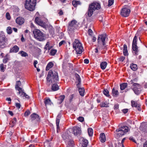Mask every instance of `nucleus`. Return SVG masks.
I'll use <instances>...</instances> for the list:
<instances>
[{"label":"nucleus","instance_id":"nucleus-10","mask_svg":"<svg viewBox=\"0 0 147 147\" xmlns=\"http://www.w3.org/2000/svg\"><path fill=\"white\" fill-rule=\"evenodd\" d=\"M70 132L67 131L64 133L62 136L63 139L66 143H67V141H69L71 138L70 135Z\"/></svg>","mask_w":147,"mask_h":147},{"label":"nucleus","instance_id":"nucleus-44","mask_svg":"<svg viewBox=\"0 0 147 147\" xmlns=\"http://www.w3.org/2000/svg\"><path fill=\"white\" fill-rule=\"evenodd\" d=\"M116 131L117 132H118L117 134L119 135V136H123V135H124L125 134L124 132L122 131H121V130L119 131V129H117Z\"/></svg>","mask_w":147,"mask_h":147},{"label":"nucleus","instance_id":"nucleus-43","mask_svg":"<svg viewBox=\"0 0 147 147\" xmlns=\"http://www.w3.org/2000/svg\"><path fill=\"white\" fill-rule=\"evenodd\" d=\"M9 60V55H6L3 60V62L4 63H6Z\"/></svg>","mask_w":147,"mask_h":147},{"label":"nucleus","instance_id":"nucleus-37","mask_svg":"<svg viewBox=\"0 0 147 147\" xmlns=\"http://www.w3.org/2000/svg\"><path fill=\"white\" fill-rule=\"evenodd\" d=\"M127 83H123L120 85V89L121 90H123L127 88Z\"/></svg>","mask_w":147,"mask_h":147},{"label":"nucleus","instance_id":"nucleus-29","mask_svg":"<svg viewBox=\"0 0 147 147\" xmlns=\"http://www.w3.org/2000/svg\"><path fill=\"white\" fill-rule=\"evenodd\" d=\"M54 65L53 63L51 62H49L47 65L46 70V71L49 70L51 68H52Z\"/></svg>","mask_w":147,"mask_h":147},{"label":"nucleus","instance_id":"nucleus-51","mask_svg":"<svg viewBox=\"0 0 147 147\" xmlns=\"http://www.w3.org/2000/svg\"><path fill=\"white\" fill-rule=\"evenodd\" d=\"M41 20L38 17H36L35 18V22L37 24Z\"/></svg>","mask_w":147,"mask_h":147},{"label":"nucleus","instance_id":"nucleus-59","mask_svg":"<svg viewBox=\"0 0 147 147\" xmlns=\"http://www.w3.org/2000/svg\"><path fill=\"white\" fill-rule=\"evenodd\" d=\"M119 108V105L118 104H115L114 106V109H117Z\"/></svg>","mask_w":147,"mask_h":147},{"label":"nucleus","instance_id":"nucleus-21","mask_svg":"<svg viewBox=\"0 0 147 147\" xmlns=\"http://www.w3.org/2000/svg\"><path fill=\"white\" fill-rule=\"evenodd\" d=\"M19 48L17 45H15L12 48H11L9 51L10 53H15L18 52L19 50Z\"/></svg>","mask_w":147,"mask_h":147},{"label":"nucleus","instance_id":"nucleus-11","mask_svg":"<svg viewBox=\"0 0 147 147\" xmlns=\"http://www.w3.org/2000/svg\"><path fill=\"white\" fill-rule=\"evenodd\" d=\"M78 24L79 23L76 20H73L69 24L68 28H73V29L74 28H77L78 27Z\"/></svg>","mask_w":147,"mask_h":147},{"label":"nucleus","instance_id":"nucleus-50","mask_svg":"<svg viewBox=\"0 0 147 147\" xmlns=\"http://www.w3.org/2000/svg\"><path fill=\"white\" fill-rule=\"evenodd\" d=\"M50 45V43L49 42H47L46 45H45L44 49L46 50H47L48 49V48L49 47V46Z\"/></svg>","mask_w":147,"mask_h":147},{"label":"nucleus","instance_id":"nucleus-53","mask_svg":"<svg viewBox=\"0 0 147 147\" xmlns=\"http://www.w3.org/2000/svg\"><path fill=\"white\" fill-rule=\"evenodd\" d=\"M30 112L29 110H27L24 113V115L25 116H27L30 115Z\"/></svg>","mask_w":147,"mask_h":147},{"label":"nucleus","instance_id":"nucleus-13","mask_svg":"<svg viewBox=\"0 0 147 147\" xmlns=\"http://www.w3.org/2000/svg\"><path fill=\"white\" fill-rule=\"evenodd\" d=\"M101 6L100 4L96 2H94L92 3V12L93 11L98 10L100 8Z\"/></svg>","mask_w":147,"mask_h":147},{"label":"nucleus","instance_id":"nucleus-49","mask_svg":"<svg viewBox=\"0 0 147 147\" xmlns=\"http://www.w3.org/2000/svg\"><path fill=\"white\" fill-rule=\"evenodd\" d=\"M114 1V0H109L108 6L109 7L112 5Z\"/></svg>","mask_w":147,"mask_h":147},{"label":"nucleus","instance_id":"nucleus-31","mask_svg":"<svg viewBox=\"0 0 147 147\" xmlns=\"http://www.w3.org/2000/svg\"><path fill=\"white\" fill-rule=\"evenodd\" d=\"M66 143L69 147H72L74 146V142L71 138L69 141H67Z\"/></svg>","mask_w":147,"mask_h":147},{"label":"nucleus","instance_id":"nucleus-40","mask_svg":"<svg viewBox=\"0 0 147 147\" xmlns=\"http://www.w3.org/2000/svg\"><path fill=\"white\" fill-rule=\"evenodd\" d=\"M130 67L131 69L134 71L136 70L138 68L137 65L134 64H131L130 65Z\"/></svg>","mask_w":147,"mask_h":147},{"label":"nucleus","instance_id":"nucleus-42","mask_svg":"<svg viewBox=\"0 0 147 147\" xmlns=\"http://www.w3.org/2000/svg\"><path fill=\"white\" fill-rule=\"evenodd\" d=\"M103 93L106 96L109 97L110 96V95L109 94V92L107 89H104L103 90Z\"/></svg>","mask_w":147,"mask_h":147},{"label":"nucleus","instance_id":"nucleus-8","mask_svg":"<svg viewBox=\"0 0 147 147\" xmlns=\"http://www.w3.org/2000/svg\"><path fill=\"white\" fill-rule=\"evenodd\" d=\"M8 43V39L5 35L3 34L0 35V48H3L5 46V45Z\"/></svg>","mask_w":147,"mask_h":147},{"label":"nucleus","instance_id":"nucleus-55","mask_svg":"<svg viewBox=\"0 0 147 147\" xmlns=\"http://www.w3.org/2000/svg\"><path fill=\"white\" fill-rule=\"evenodd\" d=\"M0 69L1 71H4L5 70V68L4 67V65L3 64H1L0 65Z\"/></svg>","mask_w":147,"mask_h":147},{"label":"nucleus","instance_id":"nucleus-38","mask_svg":"<svg viewBox=\"0 0 147 147\" xmlns=\"http://www.w3.org/2000/svg\"><path fill=\"white\" fill-rule=\"evenodd\" d=\"M100 106L101 107H108L109 106L108 104L106 102H101L100 105Z\"/></svg>","mask_w":147,"mask_h":147},{"label":"nucleus","instance_id":"nucleus-48","mask_svg":"<svg viewBox=\"0 0 147 147\" xmlns=\"http://www.w3.org/2000/svg\"><path fill=\"white\" fill-rule=\"evenodd\" d=\"M57 52V50L55 49H52L50 53V55H54L56 54Z\"/></svg>","mask_w":147,"mask_h":147},{"label":"nucleus","instance_id":"nucleus-4","mask_svg":"<svg viewBox=\"0 0 147 147\" xmlns=\"http://www.w3.org/2000/svg\"><path fill=\"white\" fill-rule=\"evenodd\" d=\"M36 2V0H26L25 3V7L30 11H33L35 9Z\"/></svg>","mask_w":147,"mask_h":147},{"label":"nucleus","instance_id":"nucleus-60","mask_svg":"<svg viewBox=\"0 0 147 147\" xmlns=\"http://www.w3.org/2000/svg\"><path fill=\"white\" fill-rule=\"evenodd\" d=\"M122 111L125 114L128 111V109H123L122 110Z\"/></svg>","mask_w":147,"mask_h":147},{"label":"nucleus","instance_id":"nucleus-18","mask_svg":"<svg viewBox=\"0 0 147 147\" xmlns=\"http://www.w3.org/2000/svg\"><path fill=\"white\" fill-rule=\"evenodd\" d=\"M16 23L19 25L23 24L24 22V19L21 17L17 18L16 20Z\"/></svg>","mask_w":147,"mask_h":147},{"label":"nucleus","instance_id":"nucleus-23","mask_svg":"<svg viewBox=\"0 0 147 147\" xmlns=\"http://www.w3.org/2000/svg\"><path fill=\"white\" fill-rule=\"evenodd\" d=\"M100 139L102 142H104L106 140V137L105 134L104 133H101L100 135Z\"/></svg>","mask_w":147,"mask_h":147},{"label":"nucleus","instance_id":"nucleus-32","mask_svg":"<svg viewBox=\"0 0 147 147\" xmlns=\"http://www.w3.org/2000/svg\"><path fill=\"white\" fill-rule=\"evenodd\" d=\"M123 53L124 55L125 56L128 55L127 46L125 44L123 45Z\"/></svg>","mask_w":147,"mask_h":147},{"label":"nucleus","instance_id":"nucleus-28","mask_svg":"<svg viewBox=\"0 0 147 147\" xmlns=\"http://www.w3.org/2000/svg\"><path fill=\"white\" fill-rule=\"evenodd\" d=\"M18 90L19 91L18 93L20 95V96L22 97H24V96L25 94V93L24 92V90L22 88H21Z\"/></svg>","mask_w":147,"mask_h":147},{"label":"nucleus","instance_id":"nucleus-9","mask_svg":"<svg viewBox=\"0 0 147 147\" xmlns=\"http://www.w3.org/2000/svg\"><path fill=\"white\" fill-rule=\"evenodd\" d=\"M130 12V9L127 7L125 5L121 9V15L122 16L127 17L129 16Z\"/></svg>","mask_w":147,"mask_h":147},{"label":"nucleus","instance_id":"nucleus-26","mask_svg":"<svg viewBox=\"0 0 147 147\" xmlns=\"http://www.w3.org/2000/svg\"><path fill=\"white\" fill-rule=\"evenodd\" d=\"M78 90L80 95L82 96H83L84 95V89L83 88H80V85H79Z\"/></svg>","mask_w":147,"mask_h":147},{"label":"nucleus","instance_id":"nucleus-7","mask_svg":"<svg viewBox=\"0 0 147 147\" xmlns=\"http://www.w3.org/2000/svg\"><path fill=\"white\" fill-rule=\"evenodd\" d=\"M137 34H136L134 36L132 42V49L133 51H134L135 55H138V53L139 51L138 50V47L137 46V42L138 41V38L137 36Z\"/></svg>","mask_w":147,"mask_h":147},{"label":"nucleus","instance_id":"nucleus-15","mask_svg":"<svg viewBox=\"0 0 147 147\" xmlns=\"http://www.w3.org/2000/svg\"><path fill=\"white\" fill-rule=\"evenodd\" d=\"M86 15L87 17H90L92 16V3L89 5L88 11L86 14Z\"/></svg>","mask_w":147,"mask_h":147},{"label":"nucleus","instance_id":"nucleus-57","mask_svg":"<svg viewBox=\"0 0 147 147\" xmlns=\"http://www.w3.org/2000/svg\"><path fill=\"white\" fill-rule=\"evenodd\" d=\"M16 107L18 108V109H19L21 106V105L20 103H16Z\"/></svg>","mask_w":147,"mask_h":147},{"label":"nucleus","instance_id":"nucleus-22","mask_svg":"<svg viewBox=\"0 0 147 147\" xmlns=\"http://www.w3.org/2000/svg\"><path fill=\"white\" fill-rule=\"evenodd\" d=\"M131 103L132 107L137 108L138 110L139 111L141 110L140 105L137 102L134 101H131Z\"/></svg>","mask_w":147,"mask_h":147},{"label":"nucleus","instance_id":"nucleus-39","mask_svg":"<svg viewBox=\"0 0 147 147\" xmlns=\"http://www.w3.org/2000/svg\"><path fill=\"white\" fill-rule=\"evenodd\" d=\"M107 63L106 62H102L100 64L101 68L102 69H104L106 67Z\"/></svg>","mask_w":147,"mask_h":147},{"label":"nucleus","instance_id":"nucleus-17","mask_svg":"<svg viewBox=\"0 0 147 147\" xmlns=\"http://www.w3.org/2000/svg\"><path fill=\"white\" fill-rule=\"evenodd\" d=\"M88 33L89 36L88 37L87 39L89 44H91L92 43V30L91 29H89Z\"/></svg>","mask_w":147,"mask_h":147},{"label":"nucleus","instance_id":"nucleus-2","mask_svg":"<svg viewBox=\"0 0 147 147\" xmlns=\"http://www.w3.org/2000/svg\"><path fill=\"white\" fill-rule=\"evenodd\" d=\"M73 47L77 54H81L84 51L82 44L77 39H75L73 42Z\"/></svg>","mask_w":147,"mask_h":147},{"label":"nucleus","instance_id":"nucleus-64","mask_svg":"<svg viewBox=\"0 0 147 147\" xmlns=\"http://www.w3.org/2000/svg\"><path fill=\"white\" fill-rule=\"evenodd\" d=\"M8 113L9 114V115H11V116H13V113L12 111H8Z\"/></svg>","mask_w":147,"mask_h":147},{"label":"nucleus","instance_id":"nucleus-12","mask_svg":"<svg viewBox=\"0 0 147 147\" xmlns=\"http://www.w3.org/2000/svg\"><path fill=\"white\" fill-rule=\"evenodd\" d=\"M73 132L75 135L79 136L81 132L80 128L78 127H74L73 128Z\"/></svg>","mask_w":147,"mask_h":147},{"label":"nucleus","instance_id":"nucleus-56","mask_svg":"<svg viewBox=\"0 0 147 147\" xmlns=\"http://www.w3.org/2000/svg\"><path fill=\"white\" fill-rule=\"evenodd\" d=\"M78 119L80 122H83L84 121V118L82 117H80L78 118Z\"/></svg>","mask_w":147,"mask_h":147},{"label":"nucleus","instance_id":"nucleus-14","mask_svg":"<svg viewBox=\"0 0 147 147\" xmlns=\"http://www.w3.org/2000/svg\"><path fill=\"white\" fill-rule=\"evenodd\" d=\"M80 143L82 147H86L88 144V140L84 138H81L80 140Z\"/></svg>","mask_w":147,"mask_h":147},{"label":"nucleus","instance_id":"nucleus-27","mask_svg":"<svg viewBox=\"0 0 147 147\" xmlns=\"http://www.w3.org/2000/svg\"><path fill=\"white\" fill-rule=\"evenodd\" d=\"M76 77V80L78 81V83L77 84V86L78 88L79 87V85L81 83V79L79 75L78 74H75Z\"/></svg>","mask_w":147,"mask_h":147},{"label":"nucleus","instance_id":"nucleus-25","mask_svg":"<svg viewBox=\"0 0 147 147\" xmlns=\"http://www.w3.org/2000/svg\"><path fill=\"white\" fill-rule=\"evenodd\" d=\"M59 89V86L56 83L53 84L51 87V89L53 91H56Z\"/></svg>","mask_w":147,"mask_h":147},{"label":"nucleus","instance_id":"nucleus-30","mask_svg":"<svg viewBox=\"0 0 147 147\" xmlns=\"http://www.w3.org/2000/svg\"><path fill=\"white\" fill-rule=\"evenodd\" d=\"M44 102L46 106L47 105H51L52 103L50 99L49 98L47 99H45Z\"/></svg>","mask_w":147,"mask_h":147},{"label":"nucleus","instance_id":"nucleus-47","mask_svg":"<svg viewBox=\"0 0 147 147\" xmlns=\"http://www.w3.org/2000/svg\"><path fill=\"white\" fill-rule=\"evenodd\" d=\"M6 30L7 33L9 34H11L12 32L11 28L10 27H8L7 28Z\"/></svg>","mask_w":147,"mask_h":147},{"label":"nucleus","instance_id":"nucleus-5","mask_svg":"<svg viewBox=\"0 0 147 147\" xmlns=\"http://www.w3.org/2000/svg\"><path fill=\"white\" fill-rule=\"evenodd\" d=\"M106 38V35L105 34H102L99 35L98 38V41L99 42H102V45L99 47V49L102 50V49L104 50L107 49V47L105 46V39Z\"/></svg>","mask_w":147,"mask_h":147},{"label":"nucleus","instance_id":"nucleus-58","mask_svg":"<svg viewBox=\"0 0 147 147\" xmlns=\"http://www.w3.org/2000/svg\"><path fill=\"white\" fill-rule=\"evenodd\" d=\"M125 59V57H123V56H122V57H121L119 58V60L121 62H123L124 60Z\"/></svg>","mask_w":147,"mask_h":147},{"label":"nucleus","instance_id":"nucleus-45","mask_svg":"<svg viewBox=\"0 0 147 147\" xmlns=\"http://www.w3.org/2000/svg\"><path fill=\"white\" fill-rule=\"evenodd\" d=\"M38 24L42 26L43 27L45 28L46 27V24L43 21L41 20Z\"/></svg>","mask_w":147,"mask_h":147},{"label":"nucleus","instance_id":"nucleus-6","mask_svg":"<svg viewBox=\"0 0 147 147\" xmlns=\"http://www.w3.org/2000/svg\"><path fill=\"white\" fill-rule=\"evenodd\" d=\"M131 84H132V90L134 93L138 95L141 92V86L139 84L134 83L132 80L131 81Z\"/></svg>","mask_w":147,"mask_h":147},{"label":"nucleus","instance_id":"nucleus-3","mask_svg":"<svg viewBox=\"0 0 147 147\" xmlns=\"http://www.w3.org/2000/svg\"><path fill=\"white\" fill-rule=\"evenodd\" d=\"M34 38L39 41H44L46 38L45 35L40 30L36 29L33 32Z\"/></svg>","mask_w":147,"mask_h":147},{"label":"nucleus","instance_id":"nucleus-20","mask_svg":"<svg viewBox=\"0 0 147 147\" xmlns=\"http://www.w3.org/2000/svg\"><path fill=\"white\" fill-rule=\"evenodd\" d=\"M61 117V116L60 115H58L57 117L56 121L57 125V133L59 132V123L60 121V119Z\"/></svg>","mask_w":147,"mask_h":147},{"label":"nucleus","instance_id":"nucleus-36","mask_svg":"<svg viewBox=\"0 0 147 147\" xmlns=\"http://www.w3.org/2000/svg\"><path fill=\"white\" fill-rule=\"evenodd\" d=\"M65 98V96L64 95H61L59 96L58 101L59 104H61Z\"/></svg>","mask_w":147,"mask_h":147},{"label":"nucleus","instance_id":"nucleus-41","mask_svg":"<svg viewBox=\"0 0 147 147\" xmlns=\"http://www.w3.org/2000/svg\"><path fill=\"white\" fill-rule=\"evenodd\" d=\"M18 54H19L21 55L23 57H26V56H28V55L27 53H26V52L22 51H20L18 53Z\"/></svg>","mask_w":147,"mask_h":147},{"label":"nucleus","instance_id":"nucleus-19","mask_svg":"<svg viewBox=\"0 0 147 147\" xmlns=\"http://www.w3.org/2000/svg\"><path fill=\"white\" fill-rule=\"evenodd\" d=\"M140 129L142 131H147V123H141L140 127Z\"/></svg>","mask_w":147,"mask_h":147},{"label":"nucleus","instance_id":"nucleus-16","mask_svg":"<svg viewBox=\"0 0 147 147\" xmlns=\"http://www.w3.org/2000/svg\"><path fill=\"white\" fill-rule=\"evenodd\" d=\"M32 121L35 120L36 121H38L40 120L39 116L38 115L35 114V113L32 114L30 115Z\"/></svg>","mask_w":147,"mask_h":147},{"label":"nucleus","instance_id":"nucleus-34","mask_svg":"<svg viewBox=\"0 0 147 147\" xmlns=\"http://www.w3.org/2000/svg\"><path fill=\"white\" fill-rule=\"evenodd\" d=\"M81 2L80 1H72V4L74 7H76L77 5L81 4Z\"/></svg>","mask_w":147,"mask_h":147},{"label":"nucleus","instance_id":"nucleus-61","mask_svg":"<svg viewBox=\"0 0 147 147\" xmlns=\"http://www.w3.org/2000/svg\"><path fill=\"white\" fill-rule=\"evenodd\" d=\"M65 42V41L64 40H62L61 41L59 44V47L61 46Z\"/></svg>","mask_w":147,"mask_h":147},{"label":"nucleus","instance_id":"nucleus-33","mask_svg":"<svg viewBox=\"0 0 147 147\" xmlns=\"http://www.w3.org/2000/svg\"><path fill=\"white\" fill-rule=\"evenodd\" d=\"M112 93L113 96H114L117 97L119 95L118 91L114 88L112 89Z\"/></svg>","mask_w":147,"mask_h":147},{"label":"nucleus","instance_id":"nucleus-52","mask_svg":"<svg viewBox=\"0 0 147 147\" xmlns=\"http://www.w3.org/2000/svg\"><path fill=\"white\" fill-rule=\"evenodd\" d=\"M6 18L8 20H10L11 18V17L10 16L9 13L7 12L6 13Z\"/></svg>","mask_w":147,"mask_h":147},{"label":"nucleus","instance_id":"nucleus-63","mask_svg":"<svg viewBox=\"0 0 147 147\" xmlns=\"http://www.w3.org/2000/svg\"><path fill=\"white\" fill-rule=\"evenodd\" d=\"M15 8V10H14V11L15 12L18 11H19V9L17 7H14V8Z\"/></svg>","mask_w":147,"mask_h":147},{"label":"nucleus","instance_id":"nucleus-35","mask_svg":"<svg viewBox=\"0 0 147 147\" xmlns=\"http://www.w3.org/2000/svg\"><path fill=\"white\" fill-rule=\"evenodd\" d=\"M21 82L20 81H18L16 82V85L15 86V89L16 90H18L21 89V88L20 87V86H21Z\"/></svg>","mask_w":147,"mask_h":147},{"label":"nucleus","instance_id":"nucleus-62","mask_svg":"<svg viewBox=\"0 0 147 147\" xmlns=\"http://www.w3.org/2000/svg\"><path fill=\"white\" fill-rule=\"evenodd\" d=\"M84 62L85 63L88 64L89 62V61L88 59H85L84 60Z\"/></svg>","mask_w":147,"mask_h":147},{"label":"nucleus","instance_id":"nucleus-24","mask_svg":"<svg viewBox=\"0 0 147 147\" xmlns=\"http://www.w3.org/2000/svg\"><path fill=\"white\" fill-rule=\"evenodd\" d=\"M120 130L125 133L126 132H128V127L126 126L122 127L119 129V131Z\"/></svg>","mask_w":147,"mask_h":147},{"label":"nucleus","instance_id":"nucleus-46","mask_svg":"<svg viewBox=\"0 0 147 147\" xmlns=\"http://www.w3.org/2000/svg\"><path fill=\"white\" fill-rule=\"evenodd\" d=\"M88 133L89 136L91 137L92 136V128H88Z\"/></svg>","mask_w":147,"mask_h":147},{"label":"nucleus","instance_id":"nucleus-1","mask_svg":"<svg viewBox=\"0 0 147 147\" xmlns=\"http://www.w3.org/2000/svg\"><path fill=\"white\" fill-rule=\"evenodd\" d=\"M47 84L49 85L50 82L51 83H56L59 81V77L58 73L55 71L49 70L47 76L46 78Z\"/></svg>","mask_w":147,"mask_h":147},{"label":"nucleus","instance_id":"nucleus-54","mask_svg":"<svg viewBox=\"0 0 147 147\" xmlns=\"http://www.w3.org/2000/svg\"><path fill=\"white\" fill-rule=\"evenodd\" d=\"M16 121V118H14L12 120V123H13V125L12 126L13 127L15 124V123Z\"/></svg>","mask_w":147,"mask_h":147}]
</instances>
